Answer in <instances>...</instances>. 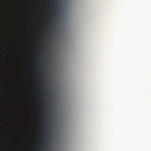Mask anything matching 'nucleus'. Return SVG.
Segmentation results:
<instances>
[{
  "mask_svg": "<svg viewBox=\"0 0 151 151\" xmlns=\"http://www.w3.org/2000/svg\"><path fill=\"white\" fill-rule=\"evenodd\" d=\"M7 19L8 21H10L11 20V19L10 17H7Z\"/></svg>",
  "mask_w": 151,
  "mask_h": 151,
  "instance_id": "obj_1",
  "label": "nucleus"
},
{
  "mask_svg": "<svg viewBox=\"0 0 151 151\" xmlns=\"http://www.w3.org/2000/svg\"><path fill=\"white\" fill-rule=\"evenodd\" d=\"M56 10L55 9H54V12L52 13V14H55V13H56Z\"/></svg>",
  "mask_w": 151,
  "mask_h": 151,
  "instance_id": "obj_2",
  "label": "nucleus"
},
{
  "mask_svg": "<svg viewBox=\"0 0 151 151\" xmlns=\"http://www.w3.org/2000/svg\"><path fill=\"white\" fill-rule=\"evenodd\" d=\"M55 6H56V7H58V4L56 2L55 3Z\"/></svg>",
  "mask_w": 151,
  "mask_h": 151,
  "instance_id": "obj_3",
  "label": "nucleus"
},
{
  "mask_svg": "<svg viewBox=\"0 0 151 151\" xmlns=\"http://www.w3.org/2000/svg\"><path fill=\"white\" fill-rule=\"evenodd\" d=\"M46 104L44 105V107L45 109H46Z\"/></svg>",
  "mask_w": 151,
  "mask_h": 151,
  "instance_id": "obj_4",
  "label": "nucleus"
}]
</instances>
